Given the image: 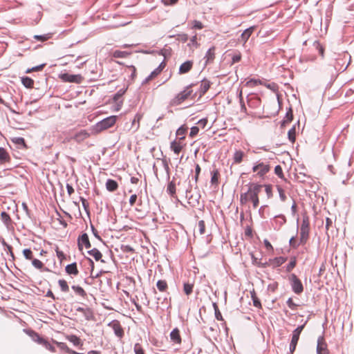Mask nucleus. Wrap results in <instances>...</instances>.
Segmentation results:
<instances>
[{
    "label": "nucleus",
    "instance_id": "obj_64",
    "mask_svg": "<svg viewBox=\"0 0 354 354\" xmlns=\"http://www.w3.org/2000/svg\"><path fill=\"white\" fill-rule=\"evenodd\" d=\"M15 140V142L17 145H18L19 146H23L24 147H26V142H25V140L24 138L18 137V138H16Z\"/></svg>",
    "mask_w": 354,
    "mask_h": 354
},
{
    "label": "nucleus",
    "instance_id": "obj_62",
    "mask_svg": "<svg viewBox=\"0 0 354 354\" xmlns=\"http://www.w3.org/2000/svg\"><path fill=\"white\" fill-rule=\"evenodd\" d=\"M198 225L200 234H203L205 232V225L204 221H199Z\"/></svg>",
    "mask_w": 354,
    "mask_h": 354
},
{
    "label": "nucleus",
    "instance_id": "obj_3",
    "mask_svg": "<svg viewBox=\"0 0 354 354\" xmlns=\"http://www.w3.org/2000/svg\"><path fill=\"white\" fill-rule=\"evenodd\" d=\"M195 189L196 192H192V185L190 183L186 189V197L188 200V203L192 207H197L199 205L201 199V194L197 185H196Z\"/></svg>",
    "mask_w": 354,
    "mask_h": 354
},
{
    "label": "nucleus",
    "instance_id": "obj_40",
    "mask_svg": "<svg viewBox=\"0 0 354 354\" xmlns=\"http://www.w3.org/2000/svg\"><path fill=\"white\" fill-rule=\"evenodd\" d=\"M82 314L84 315L85 319L87 321L93 320L94 319L93 312L91 308H86Z\"/></svg>",
    "mask_w": 354,
    "mask_h": 354
},
{
    "label": "nucleus",
    "instance_id": "obj_35",
    "mask_svg": "<svg viewBox=\"0 0 354 354\" xmlns=\"http://www.w3.org/2000/svg\"><path fill=\"white\" fill-rule=\"evenodd\" d=\"M21 82L23 85L28 88H30L33 87L34 81L29 77H21Z\"/></svg>",
    "mask_w": 354,
    "mask_h": 354
},
{
    "label": "nucleus",
    "instance_id": "obj_18",
    "mask_svg": "<svg viewBox=\"0 0 354 354\" xmlns=\"http://www.w3.org/2000/svg\"><path fill=\"white\" fill-rule=\"evenodd\" d=\"M306 324V322L303 325H301V326H299L298 327H297L292 331V338H291L290 342H294V343H297V344L298 343L300 334L302 332V330H303Z\"/></svg>",
    "mask_w": 354,
    "mask_h": 354
},
{
    "label": "nucleus",
    "instance_id": "obj_41",
    "mask_svg": "<svg viewBox=\"0 0 354 354\" xmlns=\"http://www.w3.org/2000/svg\"><path fill=\"white\" fill-rule=\"evenodd\" d=\"M167 193L172 197L176 194V184L174 181H171L168 183L167 187Z\"/></svg>",
    "mask_w": 354,
    "mask_h": 354
},
{
    "label": "nucleus",
    "instance_id": "obj_60",
    "mask_svg": "<svg viewBox=\"0 0 354 354\" xmlns=\"http://www.w3.org/2000/svg\"><path fill=\"white\" fill-rule=\"evenodd\" d=\"M261 84V80H255V79H251L250 80H249L246 82V85L250 86H257V85H259Z\"/></svg>",
    "mask_w": 354,
    "mask_h": 354
},
{
    "label": "nucleus",
    "instance_id": "obj_20",
    "mask_svg": "<svg viewBox=\"0 0 354 354\" xmlns=\"http://www.w3.org/2000/svg\"><path fill=\"white\" fill-rule=\"evenodd\" d=\"M254 30V27L252 26L247 29H245L241 35L240 41L245 44L246 41L248 40V39L250 37L252 33L253 32Z\"/></svg>",
    "mask_w": 354,
    "mask_h": 354
},
{
    "label": "nucleus",
    "instance_id": "obj_33",
    "mask_svg": "<svg viewBox=\"0 0 354 354\" xmlns=\"http://www.w3.org/2000/svg\"><path fill=\"white\" fill-rule=\"evenodd\" d=\"M206 59L205 64H207L209 62H212L214 59V47L209 48L204 57Z\"/></svg>",
    "mask_w": 354,
    "mask_h": 354
},
{
    "label": "nucleus",
    "instance_id": "obj_43",
    "mask_svg": "<svg viewBox=\"0 0 354 354\" xmlns=\"http://www.w3.org/2000/svg\"><path fill=\"white\" fill-rule=\"evenodd\" d=\"M194 284L189 283H185L183 285V291L186 295H189L192 293Z\"/></svg>",
    "mask_w": 354,
    "mask_h": 354
},
{
    "label": "nucleus",
    "instance_id": "obj_5",
    "mask_svg": "<svg viewBox=\"0 0 354 354\" xmlns=\"http://www.w3.org/2000/svg\"><path fill=\"white\" fill-rule=\"evenodd\" d=\"M194 84H191L187 86L183 91L178 93L172 100L171 103L173 105H179L183 102L186 100L192 94V87L194 86Z\"/></svg>",
    "mask_w": 354,
    "mask_h": 354
},
{
    "label": "nucleus",
    "instance_id": "obj_14",
    "mask_svg": "<svg viewBox=\"0 0 354 354\" xmlns=\"http://www.w3.org/2000/svg\"><path fill=\"white\" fill-rule=\"evenodd\" d=\"M286 223V216L283 214H279L273 218L272 225L274 230H279Z\"/></svg>",
    "mask_w": 354,
    "mask_h": 354
},
{
    "label": "nucleus",
    "instance_id": "obj_28",
    "mask_svg": "<svg viewBox=\"0 0 354 354\" xmlns=\"http://www.w3.org/2000/svg\"><path fill=\"white\" fill-rule=\"evenodd\" d=\"M142 118V114L141 113H136L134 116V118L132 121V128L133 129L134 131H137L140 127V121Z\"/></svg>",
    "mask_w": 354,
    "mask_h": 354
},
{
    "label": "nucleus",
    "instance_id": "obj_34",
    "mask_svg": "<svg viewBox=\"0 0 354 354\" xmlns=\"http://www.w3.org/2000/svg\"><path fill=\"white\" fill-rule=\"evenodd\" d=\"M170 148L174 152V153L178 154L181 151L183 146L180 145V143L174 140L171 142Z\"/></svg>",
    "mask_w": 354,
    "mask_h": 354
},
{
    "label": "nucleus",
    "instance_id": "obj_29",
    "mask_svg": "<svg viewBox=\"0 0 354 354\" xmlns=\"http://www.w3.org/2000/svg\"><path fill=\"white\" fill-rule=\"evenodd\" d=\"M293 120V113L291 106L288 109L284 120L281 122V126H285L286 123L290 122Z\"/></svg>",
    "mask_w": 354,
    "mask_h": 354
},
{
    "label": "nucleus",
    "instance_id": "obj_24",
    "mask_svg": "<svg viewBox=\"0 0 354 354\" xmlns=\"http://www.w3.org/2000/svg\"><path fill=\"white\" fill-rule=\"evenodd\" d=\"M286 261L287 258L283 257H275L273 259L270 260L271 265L272 266L273 268H277L281 266Z\"/></svg>",
    "mask_w": 354,
    "mask_h": 354
},
{
    "label": "nucleus",
    "instance_id": "obj_56",
    "mask_svg": "<svg viewBox=\"0 0 354 354\" xmlns=\"http://www.w3.org/2000/svg\"><path fill=\"white\" fill-rule=\"evenodd\" d=\"M32 265L37 269H41L44 267V263L37 259H33L32 260Z\"/></svg>",
    "mask_w": 354,
    "mask_h": 354
},
{
    "label": "nucleus",
    "instance_id": "obj_8",
    "mask_svg": "<svg viewBox=\"0 0 354 354\" xmlns=\"http://www.w3.org/2000/svg\"><path fill=\"white\" fill-rule=\"evenodd\" d=\"M91 134L89 132H88L86 129H82L76 133H75L72 136L67 138L68 141H70L71 140H75L77 143H81L86 139H87L88 137H90Z\"/></svg>",
    "mask_w": 354,
    "mask_h": 354
},
{
    "label": "nucleus",
    "instance_id": "obj_63",
    "mask_svg": "<svg viewBox=\"0 0 354 354\" xmlns=\"http://www.w3.org/2000/svg\"><path fill=\"white\" fill-rule=\"evenodd\" d=\"M252 298L253 305L255 307L259 308V307L261 306V302H260L259 299L255 295L254 292L253 294H252Z\"/></svg>",
    "mask_w": 354,
    "mask_h": 354
},
{
    "label": "nucleus",
    "instance_id": "obj_17",
    "mask_svg": "<svg viewBox=\"0 0 354 354\" xmlns=\"http://www.w3.org/2000/svg\"><path fill=\"white\" fill-rule=\"evenodd\" d=\"M26 333L31 337V339L37 342L39 344L43 345L44 342L46 341L42 337H41L39 333L32 330H27Z\"/></svg>",
    "mask_w": 354,
    "mask_h": 354
},
{
    "label": "nucleus",
    "instance_id": "obj_44",
    "mask_svg": "<svg viewBox=\"0 0 354 354\" xmlns=\"http://www.w3.org/2000/svg\"><path fill=\"white\" fill-rule=\"evenodd\" d=\"M250 199L249 189L245 193H241L240 195V203L241 205H245Z\"/></svg>",
    "mask_w": 354,
    "mask_h": 354
},
{
    "label": "nucleus",
    "instance_id": "obj_1",
    "mask_svg": "<svg viewBox=\"0 0 354 354\" xmlns=\"http://www.w3.org/2000/svg\"><path fill=\"white\" fill-rule=\"evenodd\" d=\"M310 233V219L308 216L304 215L300 228L299 244L305 245L308 240Z\"/></svg>",
    "mask_w": 354,
    "mask_h": 354
},
{
    "label": "nucleus",
    "instance_id": "obj_52",
    "mask_svg": "<svg viewBox=\"0 0 354 354\" xmlns=\"http://www.w3.org/2000/svg\"><path fill=\"white\" fill-rule=\"evenodd\" d=\"M126 89L121 88L113 96V100L115 102H118L119 100L122 97V95L125 93Z\"/></svg>",
    "mask_w": 354,
    "mask_h": 354
},
{
    "label": "nucleus",
    "instance_id": "obj_31",
    "mask_svg": "<svg viewBox=\"0 0 354 354\" xmlns=\"http://www.w3.org/2000/svg\"><path fill=\"white\" fill-rule=\"evenodd\" d=\"M71 288L77 295L80 296L82 298H85L87 296L86 291L79 286L73 285L71 286Z\"/></svg>",
    "mask_w": 354,
    "mask_h": 354
},
{
    "label": "nucleus",
    "instance_id": "obj_51",
    "mask_svg": "<svg viewBox=\"0 0 354 354\" xmlns=\"http://www.w3.org/2000/svg\"><path fill=\"white\" fill-rule=\"evenodd\" d=\"M1 218L3 223H5L6 225H8L11 221L9 214L6 212H2L1 213Z\"/></svg>",
    "mask_w": 354,
    "mask_h": 354
},
{
    "label": "nucleus",
    "instance_id": "obj_49",
    "mask_svg": "<svg viewBox=\"0 0 354 354\" xmlns=\"http://www.w3.org/2000/svg\"><path fill=\"white\" fill-rule=\"evenodd\" d=\"M263 187H265V192L266 193L267 197L268 198H271L273 196L272 185H263Z\"/></svg>",
    "mask_w": 354,
    "mask_h": 354
},
{
    "label": "nucleus",
    "instance_id": "obj_30",
    "mask_svg": "<svg viewBox=\"0 0 354 354\" xmlns=\"http://www.w3.org/2000/svg\"><path fill=\"white\" fill-rule=\"evenodd\" d=\"M67 339L70 342L73 343V344L74 346H82V345H83L81 339L77 336H76L75 335H71L67 336Z\"/></svg>",
    "mask_w": 354,
    "mask_h": 354
},
{
    "label": "nucleus",
    "instance_id": "obj_38",
    "mask_svg": "<svg viewBox=\"0 0 354 354\" xmlns=\"http://www.w3.org/2000/svg\"><path fill=\"white\" fill-rule=\"evenodd\" d=\"M156 287L160 292H165L167 288V283L165 280H158L156 283Z\"/></svg>",
    "mask_w": 354,
    "mask_h": 354
},
{
    "label": "nucleus",
    "instance_id": "obj_21",
    "mask_svg": "<svg viewBox=\"0 0 354 354\" xmlns=\"http://www.w3.org/2000/svg\"><path fill=\"white\" fill-rule=\"evenodd\" d=\"M66 272L71 275L77 276L79 274L77 263L75 262L68 264L65 268Z\"/></svg>",
    "mask_w": 354,
    "mask_h": 354
},
{
    "label": "nucleus",
    "instance_id": "obj_25",
    "mask_svg": "<svg viewBox=\"0 0 354 354\" xmlns=\"http://www.w3.org/2000/svg\"><path fill=\"white\" fill-rule=\"evenodd\" d=\"M210 87V82L206 79L202 80L200 86V96L203 95L209 90Z\"/></svg>",
    "mask_w": 354,
    "mask_h": 354
},
{
    "label": "nucleus",
    "instance_id": "obj_55",
    "mask_svg": "<svg viewBox=\"0 0 354 354\" xmlns=\"http://www.w3.org/2000/svg\"><path fill=\"white\" fill-rule=\"evenodd\" d=\"M162 167H163L164 169L165 170V171H166V173L167 174L168 178H169L170 169H169V162H168L167 160L165 159V158L162 159Z\"/></svg>",
    "mask_w": 354,
    "mask_h": 354
},
{
    "label": "nucleus",
    "instance_id": "obj_6",
    "mask_svg": "<svg viewBox=\"0 0 354 354\" xmlns=\"http://www.w3.org/2000/svg\"><path fill=\"white\" fill-rule=\"evenodd\" d=\"M288 281L291 286L292 290L297 295H300L304 291V286L301 281L297 276L292 273L288 277Z\"/></svg>",
    "mask_w": 354,
    "mask_h": 354
},
{
    "label": "nucleus",
    "instance_id": "obj_4",
    "mask_svg": "<svg viewBox=\"0 0 354 354\" xmlns=\"http://www.w3.org/2000/svg\"><path fill=\"white\" fill-rule=\"evenodd\" d=\"M263 185L252 183L249 187L250 199L252 202L253 207L257 208L259 204V194L261 192Z\"/></svg>",
    "mask_w": 354,
    "mask_h": 354
},
{
    "label": "nucleus",
    "instance_id": "obj_57",
    "mask_svg": "<svg viewBox=\"0 0 354 354\" xmlns=\"http://www.w3.org/2000/svg\"><path fill=\"white\" fill-rule=\"evenodd\" d=\"M274 173L275 174L280 178H284V175H283V170H282V168L280 165H277L275 167H274Z\"/></svg>",
    "mask_w": 354,
    "mask_h": 354
},
{
    "label": "nucleus",
    "instance_id": "obj_10",
    "mask_svg": "<svg viewBox=\"0 0 354 354\" xmlns=\"http://www.w3.org/2000/svg\"><path fill=\"white\" fill-rule=\"evenodd\" d=\"M317 353L329 354V351L327 348V344L324 336H319L317 339Z\"/></svg>",
    "mask_w": 354,
    "mask_h": 354
},
{
    "label": "nucleus",
    "instance_id": "obj_36",
    "mask_svg": "<svg viewBox=\"0 0 354 354\" xmlns=\"http://www.w3.org/2000/svg\"><path fill=\"white\" fill-rule=\"evenodd\" d=\"M129 55H131L130 52L122 51V50H116L113 51V56L115 58H126Z\"/></svg>",
    "mask_w": 354,
    "mask_h": 354
},
{
    "label": "nucleus",
    "instance_id": "obj_26",
    "mask_svg": "<svg viewBox=\"0 0 354 354\" xmlns=\"http://www.w3.org/2000/svg\"><path fill=\"white\" fill-rule=\"evenodd\" d=\"M118 187V183L113 179H108L106 182V188L109 192H114Z\"/></svg>",
    "mask_w": 354,
    "mask_h": 354
},
{
    "label": "nucleus",
    "instance_id": "obj_50",
    "mask_svg": "<svg viewBox=\"0 0 354 354\" xmlns=\"http://www.w3.org/2000/svg\"><path fill=\"white\" fill-rule=\"evenodd\" d=\"M277 189L279 192V198H280L281 201L284 202L286 200L287 197H286V195L285 194L283 189L279 185L277 186Z\"/></svg>",
    "mask_w": 354,
    "mask_h": 354
},
{
    "label": "nucleus",
    "instance_id": "obj_48",
    "mask_svg": "<svg viewBox=\"0 0 354 354\" xmlns=\"http://www.w3.org/2000/svg\"><path fill=\"white\" fill-rule=\"evenodd\" d=\"M23 254L26 259L27 260H32L33 259V254L32 252L29 248H26L23 250Z\"/></svg>",
    "mask_w": 354,
    "mask_h": 354
},
{
    "label": "nucleus",
    "instance_id": "obj_19",
    "mask_svg": "<svg viewBox=\"0 0 354 354\" xmlns=\"http://www.w3.org/2000/svg\"><path fill=\"white\" fill-rule=\"evenodd\" d=\"M169 336H170L171 340L174 343L178 344H180L181 343V337H180V330H178V328H176L173 329L171 330V332L170 333Z\"/></svg>",
    "mask_w": 354,
    "mask_h": 354
},
{
    "label": "nucleus",
    "instance_id": "obj_7",
    "mask_svg": "<svg viewBox=\"0 0 354 354\" xmlns=\"http://www.w3.org/2000/svg\"><path fill=\"white\" fill-rule=\"evenodd\" d=\"M270 166L263 162H257L252 167V171L257 173V176L263 178L265 175L269 172Z\"/></svg>",
    "mask_w": 354,
    "mask_h": 354
},
{
    "label": "nucleus",
    "instance_id": "obj_13",
    "mask_svg": "<svg viewBox=\"0 0 354 354\" xmlns=\"http://www.w3.org/2000/svg\"><path fill=\"white\" fill-rule=\"evenodd\" d=\"M109 326L113 328L114 333L117 337L122 338L124 336L123 328L118 321L114 320L111 322Z\"/></svg>",
    "mask_w": 354,
    "mask_h": 354
},
{
    "label": "nucleus",
    "instance_id": "obj_45",
    "mask_svg": "<svg viewBox=\"0 0 354 354\" xmlns=\"http://www.w3.org/2000/svg\"><path fill=\"white\" fill-rule=\"evenodd\" d=\"M313 46L317 50L319 54L322 56V57H324V48L322 45L318 41H315L313 43Z\"/></svg>",
    "mask_w": 354,
    "mask_h": 354
},
{
    "label": "nucleus",
    "instance_id": "obj_59",
    "mask_svg": "<svg viewBox=\"0 0 354 354\" xmlns=\"http://www.w3.org/2000/svg\"><path fill=\"white\" fill-rule=\"evenodd\" d=\"M214 308L215 310V317L217 320H223L222 315L216 304H214Z\"/></svg>",
    "mask_w": 354,
    "mask_h": 354
},
{
    "label": "nucleus",
    "instance_id": "obj_15",
    "mask_svg": "<svg viewBox=\"0 0 354 354\" xmlns=\"http://www.w3.org/2000/svg\"><path fill=\"white\" fill-rule=\"evenodd\" d=\"M165 63L164 62H161L160 65L154 69L151 74L143 81L142 84H145L152 80L153 77L157 76L165 68Z\"/></svg>",
    "mask_w": 354,
    "mask_h": 354
},
{
    "label": "nucleus",
    "instance_id": "obj_11",
    "mask_svg": "<svg viewBox=\"0 0 354 354\" xmlns=\"http://www.w3.org/2000/svg\"><path fill=\"white\" fill-rule=\"evenodd\" d=\"M247 102L250 107L252 109L259 108L261 106V99L256 94H250L247 97Z\"/></svg>",
    "mask_w": 354,
    "mask_h": 354
},
{
    "label": "nucleus",
    "instance_id": "obj_27",
    "mask_svg": "<svg viewBox=\"0 0 354 354\" xmlns=\"http://www.w3.org/2000/svg\"><path fill=\"white\" fill-rule=\"evenodd\" d=\"M245 153L241 150H236L233 155L234 163L239 164L242 162Z\"/></svg>",
    "mask_w": 354,
    "mask_h": 354
},
{
    "label": "nucleus",
    "instance_id": "obj_61",
    "mask_svg": "<svg viewBox=\"0 0 354 354\" xmlns=\"http://www.w3.org/2000/svg\"><path fill=\"white\" fill-rule=\"evenodd\" d=\"M198 131H199L198 127H196V126L192 127L190 129L189 136L191 138H194L198 133Z\"/></svg>",
    "mask_w": 354,
    "mask_h": 354
},
{
    "label": "nucleus",
    "instance_id": "obj_54",
    "mask_svg": "<svg viewBox=\"0 0 354 354\" xmlns=\"http://www.w3.org/2000/svg\"><path fill=\"white\" fill-rule=\"evenodd\" d=\"M133 351L135 352V354H145V351L142 346L138 343H136L134 345Z\"/></svg>",
    "mask_w": 354,
    "mask_h": 354
},
{
    "label": "nucleus",
    "instance_id": "obj_39",
    "mask_svg": "<svg viewBox=\"0 0 354 354\" xmlns=\"http://www.w3.org/2000/svg\"><path fill=\"white\" fill-rule=\"evenodd\" d=\"M288 138L289 140L294 143L296 140V125L295 124L288 132Z\"/></svg>",
    "mask_w": 354,
    "mask_h": 354
},
{
    "label": "nucleus",
    "instance_id": "obj_9",
    "mask_svg": "<svg viewBox=\"0 0 354 354\" xmlns=\"http://www.w3.org/2000/svg\"><path fill=\"white\" fill-rule=\"evenodd\" d=\"M60 78L65 82H73L80 84L82 82L83 77L81 75H72L69 73H64L60 75Z\"/></svg>",
    "mask_w": 354,
    "mask_h": 354
},
{
    "label": "nucleus",
    "instance_id": "obj_2",
    "mask_svg": "<svg viewBox=\"0 0 354 354\" xmlns=\"http://www.w3.org/2000/svg\"><path fill=\"white\" fill-rule=\"evenodd\" d=\"M116 120H117V116H115V115H111V116L107 117V118L103 119L102 120L98 122L97 123H96L93 126V130L95 133H99V132H101L106 129H108L109 128L113 127L115 124Z\"/></svg>",
    "mask_w": 354,
    "mask_h": 354
},
{
    "label": "nucleus",
    "instance_id": "obj_42",
    "mask_svg": "<svg viewBox=\"0 0 354 354\" xmlns=\"http://www.w3.org/2000/svg\"><path fill=\"white\" fill-rule=\"evenodd\" d=\"M53 342L58 346L60 350L64 351L67 353H71L72 349L69 348L66 343L59 342L55 340H53Z\"/></svg>",
    "mask_w": 354,
    "mask_h": 354
},
{
    "label": "nucleus",
    "instance_id": "obj_47",
    "mask_svg": "<svg viewBox=\"0 0 354 354\" xmlns=\"http://www.w3.org/2000/svg\"><path fill=\"white\" fill-rule=\"evenodd\" d=\"M187 131V128L181 126L176 131V136L179 137V140L185 139V135Z\"/></svg>",
    "mask_w": 354,
    "mask_h": 354
},
{
    "label": "nucleus",
    "instance_id": "obj_53",
    "mask_svg": "<svg viewBox=\"0 0 354 354\" xmlns=\"http://www.w3.org/2000/svg\"><path fill=\"white\" fill-rule=\"evenodd\" d=\"M80 200L82 202L84 209L88 214H89V204L88 201L84 197L82 196L80 197Z\"/></svg>",
    "mask_w": 354,
    "mask_h": 354
},
{
    "label": "nucleus",
    "instance_id": "obj_32",
    "mask_svg": "<svg viewBox=\"0 0 354 354\" xmlns=\"http://www.w3.org/2000/svg\"><path fill=\"white\" fill-rule=\"evenodd\" d=\"M212 177H211V184L212 185H217L218 183V178L220 176L219 171L218 169H214L212 172Z\"/></svg>",
    "mask_w": 354,
    "mask_h": 354
},
{
    "label": "nucleus",
    "instance_id": "obj_23",
    "mask_svg": "<svg viewBox=\"0 0 354 354\" xmlns=\"http://www.w3.org/2000/svg\"><path fill=\"white\" fill-rule=\"evenodd\" d=\"M10 161V156L8 151L3 147H0V164Z\"/></svg>",
    "mask_w": 354,
    "mask_h": 354
},
{
    "label": "nucleus",
    "instance_id": "obj_12",
    "mask_svg": "<svg viewBox=\"0 0 354 354\" xmlns=\"http://www.w3.org/2000/svg\"><path fill=\"white\" fill-rule=\"evenodd\" d=\"M83 245L88 249L91 248V244L86 233H83L77 238V245L80 250H82Z\"/></svg>",
    "mask_w": 354,
    "mask_h": 354
},
{
    "label": "nucleus",
    "instance_id": "obj_46",
    "mask_svg": "<svg viewBox=\"0 0 354 354\" xmlns=\"http://www.w3.org/2000/svg\"><path fill=\"white\" fill-rule=\"evenodd\" d=\"M59 286L60 289L64 292H67L69 290V287L68 286L67 282L64 279H59L58 281Z\"/></svg>",
    "mask_w": 354,
    "mask_h": 354
},
{
    "label": "nucleus",
    "instance_id": "obj_16",
    "mask_svg": "<svg viewBox=\"0 0 354 354\" xmlns=\"http://www.w3.org/2000/svg\"><path fill=\"white\" fill-rule=\"evenodd\" d=\"M193 64H194L193 61L187 60V61L185 62L180 66L179 70H178V73L180 75L187 73L192 68Z\"/></svg>",
    "mask_w": 354,
    "mask_h": 354
},
{
    "label": "nucleus",
    "instance_id": "obj_37",
    "mask_svg": "<svg viewBox=\"0 0 354 354\" xmlns=\"http://www.w3.org/2000/svg\"><path fill=\"white\" fill-rule=\"evenodd\" d=\"M296 265H297V257L295 256L292 257L290 259V262L286 267V272H291L295 268Z\"/></svg>",
    "mask_w": 354,
    "mask_h": 354
},
{
    "label": "nucleus",
    "instance_id": "obj_22",
    "mask_svg": "<svg viewBox=\"0 0 354 354\" xmlns=\"http://www.w3.org/2000/svg\"><path fill=\"white\" fill-rule=\"evenodd\" d=\"M88 254L91 256H92L95 261H101V262L104 263L105 261L104 259H102V254L100 252V251L97 248H93L90 250H88Z\"/></svg>",
    "mask_w": 354,
    "mask_h": 354
},
{
    "label": "nucleus",
    "instance_id": "obj_58",
    "mask_svg": "<svg viewBox=\"0 0 354 354\" xmlns=\"http://www.w3.org/2000/svg\"><path fill=\"white\" fill-rule=\"evenodd\" d=\"M286 304L288 305V306L292 310H295L297 309V308L299 306L298 304L294 303L292 299L290 297L289 298L287 301H286Z\"/></svg>",
    "mask_w": 354,
    "mask_h": 354
}]
</instances>
